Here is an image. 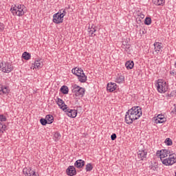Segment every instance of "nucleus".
Wrapping results in <instances>:
<instances>
[{
    "label": "nucleus",
    "instance_id": "19",
    "mask_svg": "<svg viewBox=\"0 0 176 176\" xmlns=\"http://www.w3.org/2000/svg\"><path fill=\"white\" fill-rule=\"evenodd\" d=\"M42 67H43V63H42L41 60H35L34 64V68L41 69Z\"/></svg>",
    "mask_w": 176,
    "mask_h": 176
},
{
    "label": "nucleus",
    "instance_id": "7",
    "mask_svg": "<svg viewBox=\"0 0 176 176\" xmlns=\"http://www.w3.org/2000/svg\"><path fill=\"white\" fill-rule=\"evenodd\" d=\"M53 17V23H55L56 24H60L64 21V14H59L57 12L54 14Z\"/></svg>",
    "mask_w": 176,
    "mask_h": 176
},
{
    "label": "nucleus",
    "instance_id": "16",
    "mask_svg": "<svg viewBox=\"0 0 176 176\" xmlns=\"http://www.w3.org/2000/svg\"><path fill=\"white\" fill-rule=\"evenodd\" d=\"M78 82H80V83H86V81L87 80V76L85 74V72L80 74L78 77Z\"/></svg>",
    "mask_w": 176,
    "mask_h": 176
},
{
    "label": "nucleus",
    "instance_id": "40",
    "mask_svg": "<svg viewBox=\"0 0 176 176\" xmlns=\"http://www.w3.org/2000/svg\"><path fill=\"white\" fill-rule=\"evenodd\" d=\"M174 91H172L170 94H168V97H174Z\"/></svg>",
    "mask_w": 176,
    "mask_h": 176
},
{
    "label": "nucleus",
    "instance_id": "27",
    "mask_svg": "<svg viewBox=\"0 0 176 176\" xmlns=\"http://www.w3.org/2000/svg\"><path fill=\"white\" fill-rule=\"evenodd\" d=\"M144 24L145 25H151V24H152V19H151V17H146Z\"/></svg>",
    "mask_w": 176,
    "mask_h": 176
},
{
    "label": "nucleus",
    "instance_id": "36",
    "mask_svg": "<svg viewBox=\"0 0 176 176\" xmlns=\"http://www.w3.org/2000/svg\"><path fill=\"white\" fill-rule=\"evenodd\" d=\"M6 124H3L2 123H0V130H4L6 131Z\"/></svg>",
    "mask_w": 176,
    "mask_h": 176
},
{
    "label": "nucleus",
    "instance_id": "20",
    "mask_svg": "<svg viewBox=\"0 0 176 176\" xmlns=\"http://www.w3.org/2000/svg\"><path fill=\"white\" fill-rule=\"evenodd\" d=\"M125 67L128 69H133L134 68V61L133 60H128L125 63Z\"/></svg>",
    "mask_w": 176,
    "mask_h": 176
},
{
    "label": "nucleus",
    "instance_id": "26",
    "mask_svg": "<svg viewBox=\"0 0 176 176\" xmlns=\"http://www.w3.org/2000/svg\"><path fill=\"white\" fill-rule=\"evenodd\" d=\"M116 82L117 83H123V82H124V76H119L116 78Z\"/></svg>",
    "mask_w": 176,
    "mask_h": 176
},
{
    "label": "nucleus",
    "instance_id": "11",
    "mask_svg": "<svg viewBox=\"0 0 176 176\" xmlns=\"http://www.w3.org/2000/svg\"><path fill=\"white\" fill-rule=\"evenodd\" d=\"M66 174H67V175H69V176L76 175V169L75 168V166H69L66 169Z\"/></svg>",
    "mask_w": 176,
    "mask_h": 176
},
{
    "label": "nucleus",
    "instance_id": "25",
    "mask_svg": "<svg viewBox=\"0 0 176 176\" xmlns=\"http://www.w3.org/2000/svg\"><path fill=\"white\" fill-rule=\"evenodd\" d=\"M60 91L61 93H63V94H68V91H69L68 87L63 85L60 88Z\"/></svg>",
    "mask_w": 176,
    "mask_h": 176
},
{
    "label": "nucleus",
    "instance_id": "33",
    "mask_svg": "<svg viewBox=\"0 0 176 176\" xmlns=\"http://www.w3.org/2000/svg\"><path fill=\"white\" fill-rule=\"evenodd\" d=\"M96 28H94L92 29H91L89 32V34H91V36H96V34H94V32H96Z\"/></svg>",
    "mask_w": 176,
    "mask_h": 176
},
{
    "label": "nucleus",
    "instance_id": "9",
    "mask_svg": "<svg viewBox=\"0 0 176 176\" xmlns=\"http://www.w3.org/2000/svg\"><path fill=\"white\" fill-rule=\"evenodd\" d=\"M148 155V151L146 150H140L138 152V159H140V160L144 161V160H146L147 156Z\"/></svg>",
    "mask_w": 176,
    "mask_h": 176
},
{
    "label": "nucleus",
    "instance_id": "22",
    "mask_svg": "<svg viewBox=\"0 0 176 176\" xmlns=\"http://www.w3.org/2000/svg\"><path fill=\"white\" fill-rule=\"evenodd\" d=\"M45 119L48 123V124H52V123L54 121V117L52 115L48 114L45 116Z\"/></svg>",
    "mask_w": 176,
    "mask_h": 176
},
{
    "label": "nucleus",
    "instance_id": "32",
    "mask_svg": "<svg viewBox=\"0 0 176 176\" xmlns=\"http://www.w3.org/2000/svg\"><path fill=\"white\" fill-rule=\"evenodd\" d=\"M151 170H153V171H156V170H157V164H151L150 166Z\"/></svg>",
    "mask_w": 176,
    "mask_h": 176
},
{
    "label": "nucleus",
    "instance_id": "3",
    "mask_svg": "<svg viewBox=\"0 0 176 176\" xmlns=\"http://www.w3.org/2000/svg\"><path fill=\"white\" fill-rule=\"evenodd\" d=\"M14 69L13 65L9 62L1 61L0 62V71L5 74H9Z\"/></svg>",
    "mask_w": 176,
    "mask_h": 176
},
{
    "label": "nucleus",
    "instance_id": "5",
    "mask_svg": "<svg viewBox=\"0 0 176 176\" xmlns=\"http://www.w3.org/2000/svg\"><path fill=\"white\" fill-rule=\"evenodd\" d=\"M73 93H75L76 97H78V98H82L85 96V92L86 89L83 87H80L79 85H74V89L72 90Z\"/></svg>",
    "mask_w": 176,
    "mask_h": 176
},
{
    "label": "nucleus",
    "instance_id": "31",
    "mask_svg": "<svg viewBox=\"0 0 176 176\" xmlns=\"http://www.w3.org/2000/svg\"><path fill=\"white\" fill-rule=\"evenodd\" d=\"M54 137L55 138V141H58V140L61 138V134H60V133H55Z\"/></svg>",
    "mask_w": 176,
    "mask_h": 176
},
{
    "label": "nucleus",
    "instance_id": "2",
    "mask_svg": "<svg viewBox=\"0 0 176 176\" xmlns=\"http://www.w3.org/2000/svg\"><path fill=\"white\" fill-rule=\"evenodd\" d=\"M10 12L12 13L13 16H19V17H21V16H24L25 13H27V8L24 5L19 4L18 6H14L13 8L12 7Z\"/></svg>",
    "mask_w": 176,
    "mask_h": 176
},
{
    "label": "nucleus",
    "instance_id": "8",
    "mask_svg": "<svg viewBox=\"0 0 176 176\" xmlns=\"http://www.w3.org/2000/svg\"><path fill=\"white\" fill-rule=\"evenodd\" d=\"M168 155H170V151H168L167 149H162L161 151H157V156H160L162 163H163V160H164V157H167Z\"/></svg>",
    "mask_w": 176,
    "mask_h": 176
},
{
    "label": "nucleus",
    "instance_id": "28",
    "mask_svg": "<svg viewBox=\"0 0 176 176\" xmlns=\"http://www.w3.org/2000/svg\"><path fill=\"white\" fill-rule=\"evenodd\" d=\"M94 167H93V165L90 163L87 164L86 166H85V170L86 171H91V170H93Z\"/></svg>",
    "mask_w": 176,
    "mask_h": 176
},
{
    "label": "nucleus",
    "instance_id": "15",
    "mask_svg": "<svg viewBox=\"0 0 176 176\" xmlns=\"http://www.w3.org/2000/svg\"><path fill=\"white\" fill-rule=\"evenodd\" d=\"M85 162L83 160H78L74 163V166L77 168H83L85 167Z\"/></svg>",
    "mask_w": 176,
    "mask_h": 176
},
{
    "label": "nucleus",
    "instance_id": "17",
    "mask_svg": "<svg viewBox=\"0 0 176 176\" xmlns=\"http://www.w3.org/2000/svg\"><path fill=\"white\" fill-rule=\"evenodd\" d=\"M167 120L164 118V116L159 114L157 118L155 120V123L157 124L159 123H164Z\"/></svg>",
    "mask_w": 176,
    "mask_h": 176
},
{
    "label": "nucleus",
    "instance_id": "38",
    "mask_svg": "<svg viewBox=\"0 0 176 176\" xmlns=\"http://www.w3.org/2000/svg\"><path fill=\"white\" fill-rule=\"evenodd\" d=\"M111 141H115V140H116L117 138L116 133H113L111 135Z\"/></svg>",
    "mask_w": 176,
    "mask_h": 176
},
{
    "label": "nucleus",
    "instance_id": "18",
    "mask_svg": "<svg viewBox=\"0 0 176 176\" xmlns=\"http://www.w3.org/2000/svg\"><path fill=\"white\" fill-rule=\"evenodd\" d=\"M72 72L74 74V75H76V76L78 77L79 75L83 73V69H82V68L75 67L72 69Z\"/></svg>",
    "mask_w": 176,
    "mask_h": 176
},
{
    "label": "nucleus",
    "instance_id": "41",
    "mask_svg": "<svg viewBox=\"0 0 176 176\" xmlns=\"http://www.w3.org/2000/svg\"><path fill=\"white\" fill-rule=\"evenodd\" d=\"M93 28H96V27H94V25H91V26L89 25V30H93Z\"/></svg>",
    "mask_w": 176,
    "mask_h": 176
},
{
    "label": "nucleus",
    "instance_id": "1",
    "mask_svg": "<svg viewBox=\"0 0 176 176\" xmlns=\"http://www.w3.org/2000/svg\"><path fill=\"white\" fill-rule=\"evenodd\" d=\"M142 116V109L140 107H133L129 109L125 115V123L133 124L134 120H138Z\"/></svg>",
    "mask_w": 176,
    "mask_h": 176
},
{
    "label": "nucleus",
    "instance_id": "21",
    "mask_svg": "<svg viewBox=\"0 0 176 176\" xmlns=\"http://www.w3.org/2000/svg\"><path fill=\"white\" fill-rule=\"evenodd\" d=\"M154 47H155V50L157 53H159V52H160V50H162V43H159V42H156L154 43Z\"/></svg>",
    "mask_w": 176,
    "mask_h": 176
},
{
    "label": "nucleus",
    "instance_id": "14",
    "mask_svg": "<svg viewBox=\"0 0 176 176\" xmlns=\"http://www.w3.org/2000/svg\"><path fill=\"white\" fill-rule=\"evenodd\" d=\"M116 87H118V85L115 82H109L107 84V89L108 91H110V93H112V91H115L116 90Z\"/></svg>",
    "mask_w": 176,
    "mask_h": 176
},
{
    "label": "nucleus",
    "instance_id": "13",
    "mask_svg": "<svg viewBox=\"0 0 176 176\" xmlns=\"http://www.w3.org/2000/svg\"><path fill=\"white\" fill-rule=\"evenodd\" d=\"M9 91L10 90L8 87L2 85H0V96L9 94Z\"/></svg>",
    "mask_w": 176,
    "mask_h": 176
},
{
    "label": "nucleus",
    "instance_id": "42",
    "mask_svg": "<svg viewBox=\"0 0 176 176\" xmlns=\"http://www.w3.org/2000/svg\"><path fill=\"white\" fill-rule=\"evenodd\" d=\"M60 14H64V16H65V14H67V11L65 10H63V12L60 13Z\"/></svg>",
    "mask_w": 176,
    "mask_h": 176
},
{
    "label": "nucleus",
    "instance_id": "4",
    "mask_svg": "<svg viewBox=\"0 0 176 176\" xmlns=\"http://www.w3.org/2000/svg\"><path fill=\"white\" fill-rule=\"evenodd\" d=\"M157 90L159 93H166L168 90L167 82L163 80H158L157 83Z\"/></svg>",
    "mask_w": 176,
    "mask_h": 176
},
{
    "label": "nucleus",
    "instance_id": "29",
    "mask_svg": "<svg viewBox=\"0 0 176 176\" xmlns=\"http://www.w3.org/2000/svg\"><path fill=\"white\" fill-rule=\"evenodd\" d=\"M164 142L168 146H171V145H173V140H171L169 138H166Z\"/></svg>",
    "mask_w": 176,
    "mask_h": 176
},
{
    "label": "nucleus",
    "instance_id": "12",
    "mask_svg": "<svg viewBox=\"0 0 176 176\" xmlns=\"http://www.w3.org/2000/svg\"><path fill=\"white\" fill-rule=\"evenodd\" d=\"M56 103L58 105L59 108H60V109H63V111H65V109H67L68 108L67 104H65V103L64 102V100H63V99L61 98H58Z\"/></svg>",
    "mask_w": 176,
    "mask_h": 176
},
{
    "label": "nucleus",
    "instance_id": "10",
    "mask_svg": "<svg viewBox=\"0 0 176 176\" xmlns=\"http://www.w3.org/2000/svg\"><path fill=\"white\" fill-rule=\"evenodd\" d=\"M65 112H66L69 118H76V116L78 115V111L76 109H69L68 107L65 110Z\"/></svg>",
    "mask_w": 176,
    "mask_h": 176
},
{
    "label": "nucleus",
    "instance_id": "34",
    "mask_svg": "<svg viewBox=\"0 0 176 176\" xmlns=\"http://www.w3.org/2000/svg\"><path fill=\"white\" fill-rule=\"evenodd\" d=\"M171 113L176 115V104H173V107L171 108Z\"/></svg>",
    "mask_w": 176,
    "mask_h": 176
},
{
    "label": "nucleus",
    "instance_id": "35",
    "mask_svg": "<svg viewBox=\"0 0 176 176\" xmlns=\"http://www.w3.org/2000/svg\"><path fill=\"white\" fill-rule=\"evenodd\" d=\"M6 116H5L3 114L0 115V121L1 122H6Z\"/></svg>",
    "mask_w": 176,
    "mask_h": 176
},
{
    "label": "nucleus",
    "instance_id": "24",
    "mask_svg": "<svg viewBox=\"0 0 176 176\" xmlns=\"http://www.w3.org/2000/svg\"><path fill=\"white\" fill-rule=\"evenodd\" d=\"M22 57L23 58H24V60H30L31 58V54L27 52H25L22 54Z\"/></svg>",
    "mask_w": 176,
    "mask_h": 176
},
{
    "label": "nucleus",
    "instance_id": "39",
    "mask_svg": "<svg viewBox=\"0 0 176 176\" xmlns=\"http://www.w3.org/2000/svg\"><path fill=\"white\" fill-rule=\"evenodd\" d=\"M138 16L140 17V19H145V15L144 14H142V12H140L139 14H138Z\"/></svg>",
    "mask_w": 176,
    "mask_h": 176
},
{
    "label": "nucleus",
    "instance_id": "23",
    "mask_svg": "<svg viewBox=\"0 0 176 176\" xmlns=\"http://www.w3.org/2000/svg\"><path fill=\"white\" fill-rule=\"evenodd\" d=\"M153 3L157 6H162L164 4V0H153Z\"/></svg>",
    "mask_w": 176,
    "mask_h": 176
},
{
    "label": "nucleus",
    "instance_id": "30",
    "mask_svg": "<svg viewBox=\"0 0 176 176\" xmlns=\"http://www.w3.org/2000/svg\"><path fill=\"white\" fill-rule=\"evenodd\" d=\"M40 122L42 124V126H46V124H49V122H47V120H46V118H41L40 120Z\"/></svg>",
    "mask_w": 176,
    "mask_h": 176
},
{
    "label": "nucleus",
    "instance_id": "37",
    "mask_svg": "<svg viewBox=\"0 0 176 176\" xmlns=\"http://www.w3.org/2000/svg\"><path fill=\"white\" fill-rule=\"evenodd\" d=\"M5 30V24L0 23V32Z\"/></svg>",
    "mask_w": 176,
    "mask_h": 176
},
{
    "label": "nucleus",
    "instance_id": "6",
    "mask_svg": "<svg viewBox=\"0 0 176 176\" xmlns=\"http://www.w3.org/2000/svg\"><path fill=\"white\" fill-rule=\"evenodd\" d=\"M175 163H176L175 154H170L169 155L168 158H166L162 160V164H164V166H173Z\"/></svg>",
    "mask_w": 176,
    "mask_h": 176
}]
</instances>
